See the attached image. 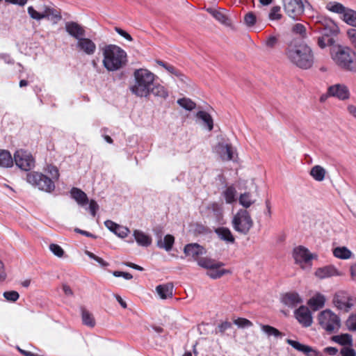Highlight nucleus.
<instances>
[{
  "instance_id": "nucleus-1",
  "label": "nucleus",
  "mask_w": 356,
  "mask_h": 356,
  "mask_svg": "<svg viewBox=\"0 0 356 356\" xmlns=\"http://www.w3.org/2000/svg\"><path fill=\"white\" fill-rule=\"evenodd\" d=\"M287 59L296 67L308 70L314 63V55L312 48L304 41L293 39L285 49Z\"/></svg>"
},
{
  "instance_id": "nucleus-2",
  "label": "nucleus",
  "mask_w": 356,
  "mask_h": 356,
  "mask_svg": "<svg viewBox=\"0 0 356 356\" xmlns=\"http://www.w3.org/2000/svg\"><path fill=\"white\" fill-rule=\"evenodd\" d=\"M103 65L109 72L120 70L127 65L126 51L115 44H107L103 49Z\"/></svg>"
},
{
  "instance_id": "nucleus-3",
  "label": "nucleus",
  "mask_w": 356,
  "mask_h": 356,
  "mask_svg": "<svg viewBox=\"0 0 356 356\" xmlns=\"http://www.w3.org/2000/svg\"><path fill=\"white\" fill-rule=\"evenodd\" d=\"M331 56L341 69L356 73V53L347 47L334 46L331 48Z\"/></svg>"
},
{
  "instance_id": "nucleus-4",
  "label": "nucleus",
  "mask_w": 356,
  "mask_h": 356,
  "mask_svg": "<svg viewBox=\"0 0 356 356\" xmlns=\"http://www.w3.org/2000/svg\"><path fill=\"white\" fill-rule=\"evenodd\" d=\"M134 76L135 84L131 86L130 90L138 97H147L154 81V74L146 69H139L134 72Z\"/></svg>"
},
{
  "instance_id": "nucleus-5",
  "label": "nucleus",
  "mask_w": 356,
  "mask_h": 356,
  "mask_svg": "<svg viewBox=\"0 0 356 356\" xmlns=\"http://www.w3.org/2000/svg\"><path fill=\"white\" fill-rule=\"evenodd\" d=\"M36 8L42 12L37 11L31 6L27 8L28 14L33 19L40 21L42 19H47L52 21L54 24H57L62 18L60 13L50 6L44 5L43 6H37Z\"/></svg>"
},
{
  "instance_id": "nucleus-6",
  "label": "nucleus",
  "mask_w": 356,
  "mask_h": 356,
  "mask_svg": "<svg viewBox=\"0 0 356 356\" xmlns=\"http://www.w3.org/2000/svg\"><path fill=\"white\" fill-rule=\"evenodd\" d=\"M232 224L236 232L246 235L253 227L254 222L249 211L246 209H241L234 216Z\"/></svg>"
},
{
  "instance_id": "nucleus-7",
  "label": "nucleus",
  "mask_w": 356,
  "mask_h": 356,
  "mask_svg": "<svg viewBox=\"0 0 356 356\" xmlns=\"http://www.w3.org/2000/svg\"><path fill=\"white\" fill-rule=\"evenodd\" d=\"M326 9L330 12L341 15V19L346 24L356 27V11L344 6L337 1H330L326 5Z\"/></svg>"
},
{
  "instance_id": "nucleus-8",
  "label": "nucleus",
  "mask_w": 356,
  "mask_h": 356,
  "mask_svg": "<svg viewBox=\"0 0 356 356\" xmlns=\"http://www.w3.org/2000/svg\"><path fill=\"white\" fill-rule=\"evenodd\" d=\"M318 320L319 325L328 333L337 331L341 326L339 317L330 309L320 312Z\"/></svg>"
},
{
  "instance_id": "nucleus-9",
  "label": "nucleus",
  "mask_w": 356,
  "mask_h": 356,
  "mask_svg": "<svg viewBox=\"0 0 356 356\" xmlns=\"http://www.w3.org/2000/svg\"><path fill=\"white\" fill-rule=\"evenodd\" d=\"M26 180L29 184L37 186L38 189L47 193H51L55 189V184L53 180L40 172H29L26 176Z\"/></svg>"
},
{
  "instance_id": "nucleus-10",
  "label": "nucleus",
  "mask_w": 356,
  "mask_h": 356,
  "mask_svg": "<svg viewBox=\"0 0 356 356\" xmlns=\"http://www.w3.org/2000/svg\"><path fill=\"white\" fill-rule=\"evenodd\" d=\"M70 196L76 203L83 207L89 203L88 209L92 216H96L97 211L99 210V205L95 200H88L86 193L79 188L73 187L70 190Z\"/></svg>"
},
{
  "instance_id": "nucleus-11",
  "label": "nucleus",
  "mask_w": 356,
  "mask_h": 356,
  "mask_svg": "<svg viewBox=\"0 0 356 356\" xmlns=\"http://www.w3.org/2000/svg\"><path fill=\"white\" fill-rule=\"evenodd\" d=\"M286 14L293 19H297L305 12V3L307 0H282Z\"/></svg>"
},
{
  "instance_id": "nucleus-12",
  "label": "nucleus",
  "mask_w": 356,
  "mask_h": 356,
  "mask_svg": "<svg viewBox=\"0 0 356 356\" xmlns=\"http://www.w3.org/2000/svg\"><path fill=\"white\" fill-rule=\"evenodd\" d=\"M338 32V28L335 24L331 27L325 26L322 31V35L318 38V45L321 48L327 46H334L335 37Z\"/></svg>"
},
{
  "instance_id": "nucleus-13",
  "label": "nucleus",
  "mask_w": 356,
  "mask_h": 356,
  "mask_svg": "<svg viewBox=\"0 0 356 356\" xmlns=\"http://www.w3.org/2000/svg\"><path fill=\"white\" fill-rule=\"evenodd\" d=\"M15 164L21 170L29 171L34 167V159L32 156L23 150H17L14 154Z\"/></svg>"
},
{
  "instance_id": "nucleus-14",
  "label": "nucleus",
  "mask_w": 356,
  "mask_h": 356,
  "mask_svg": "<svg viewBox=\"0 0 356 356\" xmlns=\"http://www.w3.org/2000/svg\"><path fill=\"white\" fill-rule=\"evenodd\" d=\"M294 315L297 321L303 327H309L313 322L312 316L308 307L302 305L294 312Z\"/></svg>"
},
{
  "instance_id": "nucleus-15",
  "label": "nucleus",
  "mask_w": 356,
  "mask_h": 356,
  "mask_svg": "<svg viewBox=\"0 0 356 356\" xmlns=\"http://www.w3.org/2000/svg\"><path fill=\"white\" fill-rule=\"evenodd\" d=\"M76 48L79 51L88 56L93 55L97 49L95 43L91 39L85 36L77 40Z\"/></svg>"
},
{
  "instance_id": "nucleus-16",
  "label": "nucleus",
  "mask_w": 356,
  "mask_h": 356,
  "mask_svg": "<svg viewBox=\"0 0 356 356\" xmlns=\"http://www.w3.org/2000/svg\"><path fill=\"white\" fill-rule=\"evenodd\" d=\"M293 257L296 263L300 265L308 264L314 258L308 249L301 245L293 249Z\"/></svg>"
},
{
  "instance_id": "nucleus-17",
  "label": "nucleus",
  "mask_w": 356,
  "mask_h": 356,
  "mask_svg": "<svg viewBox=\"0 0 356 356\" xmlns=\"http://www.w3.org/2000/svg\"><path fill=\"white\" fill-rule=\"evenodd\" d=\"M327 94L329 96L337 97L341 100L347 99L350 97L348 87L340 83L330 86L327 89Z\"/></svg>"
},
{
  "instance_id": "nucleus-18",
  "label": "nucleus",
  "mask_w": 356,
  "mask_h": 356,
  "mask_svg": "<svg viewBox=\"0 0 356 356\" xmlns=\"http://www.w3.org/2000/svg\"><path fill=\"white\" fill-rule=\"evenodd\" d=\"M65 29L71 37L76 39V40L86 36L84 27L77 22L73 21L67 22L65 25Z\"/></svg>"
},
{
  "instance_id": "nucleus-19",
  "label": "nucleus",
  "mask_w": 356,
  "mask_h": 356,
  "mask_svg": "<svg viewBox=\"0 0 356 356\" xmlns=\"http://www.w3.org/2000/svg\"><path fill=\"white\" fill-rule=\"evenodd\" d=\"M216 153L223 161H230L234 157V150L231 144L225 142H219L216 147Z\"/></svg>"
},
{
  "instance_id": "nucleus-20",
  "label": "nucleus",
  "mask_w": 356,
  "mask_h": 356,
  "mask_svg": "<svg viewBox=\"0 0 356 356\" xmlns=\"http://www.w3.org/2000/svg\"><path fill=\"white\" fill-rule=\"evenodd\" d=\"M351 298L346 296L343 293H337L333 299L334 305L341 310L348 312L353 307V303L350 302Z\"/></svg>"
},
{
  "instance_id": "nucleus-21",
  "label": "nucleus",
  "mask_w": 356,
  "mask_h": 356,
  "mask_svg": "<svg viewBox=\"0 0 356 356\" xmlns=\"http://www.w3.org/2000/svg\"><path fill=\"white\" fill-rule=\"evenodd\" d=\"M184 252L186 256L191 257L194 260L199 259L198 257L205 253L204 248L197 243H189L185 245Z\"/></svg>"
},
{
  "instance_id": "nucleus-22",
  "label": "nucleus",
  "mask_w": 356,
  "mask_h": 356,
  "mask_svg": "<svg viewBox=\"0 0 356 356\" xmlns=\"http://www.w3.org/2000/svg\"><path fill=\"white\" fill-rule=\"evenodd\" d=\"M315 275L322 280L332 276H339L341 273H339L338 270L334 266L328 265L318 268L315 272Z\"/></svg>"
},
{
  "instance_id": "nucleus-23",
  "label": "nucleus",
  "mask_w": 356,
  "mask_h": 356,
  "mask_svg": "<svg viewBox=\"0 0 356 356\" xmlns=\"http://www.w3.org/2000/svg\"><path fill=\"white\" fill-rule=\"evenodd\" d=\"M214 232L218 238L227 244H233L235 243V238L231 230L226 227H219L214 229Z\"/></svg>"
},
{
  "instance_id": "nucleus-24",
  "label": "nucleus",
  "mask_w": 356,
  "mask_h": 356,
  "mask_svg": "<svg viewBox=\"0 0 356 356\" xmlns=\"http://www.w3.org/2000/svg\"><path fill=\"white\" fill-rule=\"evenodd\" d=\"M104 225L111 232H113L120 238L126 237L129 232V230L127 227L121 226L111 220H106L104 222Z\"/></svg>"
},
{
  "instance_id": "nucleus-25",
  "label": "nucleus",
  "mask_w": 356,
  "mask_h": 356,
  "mask_svg": "<svg viewBox=\"0 0 356 356\" xmlns=\"http://www.w3.org/2000/svg\"><path fill=\"white\" fill-rule=\"evenodd\" d=\"M286 343L291 346H292L294 349L303 353L307 356H311V353H314L316 355H318L319 354V352L314 349L312 347L300 343L297 341L288 339H286Z\"/></svg>"
},
{
  "instance_id": "nucleus-26",
  "label": "nucleus",
  "mask_w": 356,
  "mask_h": 356,
  "mask_svg": "<svg viewBox=\"0 0 356 356\" xmlns=\"http://www.w3.org/2000/svg\"><path fill=\"white\" fill-rule=\"evenodd\" d=\"M282 302L289 307H295L302 302V299L298 293L291 292L286 293L282 296Z\"/></svg>"
},
{
  "instance_id": "nucleus-27",
  "label": "nucleus",
  "mask_w": 356,
  "mask_h": 356,
  "mask_svg": "<svg viewBox=\"0 0 356 356\" xmlns=\"http://www.w3.org/2000/svg\"><path fill=\"white\" fill-rule=\"evenodd\" d=\"M325 302V296L321 293H317L308 300L307 304L313 310L316 311L324 307Z\"/></svg>"
},
{
  "instance_id": "nucleus-28",
  "label": "nucleus",
  "mask_w": 356,
  "mask_h": 356,
  "mask_svg": "<svg viewBox=\"0 0 356 356\" xmlns=\"http://www.w3.org/2000/svg\"><path fill=\"white\" fill-rule=\"evenodd\" d=\"M134 236L139 245L147 247L152 243V238L140 230H135Z\"/></svg>"
},
{
  "instance_id": "nucleus-29",
  "label": "nucleus",
  "mask_w": 356,
  "mask_h": 356,
  "mask_svg": "<svg viewBox=\"0 0 356 356\" xmlns=\"http://www.w3.org/2000/svg\"><path fill=\"white\" fill-rule=\"evenodd\" d=\"M197 264L202 268L208 269V270L213 267H222L224 266L223 263L207 257L200 258L197 260Z\"/></svg>"
},
{
  "instance_id": "nucleus-30",
  "label": "nucleus",
  "mask_w": 356,
  "mask_h": 356,
  "mask_svg": "<svg viewBox=\"0 0 356 356\" xmlns=\"http://www.w3.org/2000/svg\"><path fill=\"white\" fill-rule=\"evenodd\" d=\"M13 159L8 150L0 149V167L10 168L13 166Z\"/></svg>"
},
{
  "instance_id": "nucleus-31",
  "label": "nucleus",
  "mask_w": 356,
  "mask_h": 356,
  "mask_svg": "<svg viewBox=\"0 0 356 356\" xmlns=\"http://www.w3.org/2000/svg\"><path fill=\"white\" fill-rule=\"evenodd\" d=\"M156 290L162 299H166L172 296L173 285L172 284H166L159 285Z\"/></svg>"
},
{
  "instance_id": "nucleus-32",
  "label": "nucleus",
  "mask_w": 356,
  "mask_h": 356,
  "mask_svg": "<svg viewBox=\"0 0 356 356\" xmlns=\"http://www.w3.org/2000/svg\"><path fill=\"white\" fill-rule=\"evenodd\" d=\"M81 311L83 323L88 327H94L95 325V320L93 316L84 307H81Z\"/></svg>"
},
{
  "instance_id": "nucleus-33",
  "label": "nucleus",
  "mask_w": 356,
  "mask_h": 356,
  "mask_svg": "<svg viewBox=\"0 0 356 356\" xmlns=\"http://www.w3.org/2000/svg\"><path fill=\"white\" fill-rule=\"evenodd\" d=\"M325 170L321 165H314L310 171L311 176L318 181H321L325 176Z\"/></svg>"
},
{
  "instance_id": "nucleus-34",
  "label": "nucleus",
  "mask_w": 356,
  "mask_h": 356,
  "mask_svg": "<svg viewBox=\"0 0 356 356\" xmlns=\"http://www.w3.org/2000/svg\"><path fill=\"white\" fill-rule=\"evenodd\" d=\"M175 238L173 236L168 234L165 236L163 241L161 239L157 241V245L160 248H164L166 251H170L173 245Z\"/></svg>"
},
{
  "instance_id": "nucleus-35",
  "label": "nucleus",
  "mask_w": 356,
  "mask_h": 356,
  "mask_svg": "<svg viewBox=\"0 0 356 356\" xmlns=\"http://www.w3.org/2000/svg\"><path fill=\"white\" fill-rule=\"evenodd\" d=\"M333 254L337 258L348 259L351 257L352 252L346 247H337L333 250Z\"/></svg>"
},
{
  "instance_id": "nucleus-36",
  "label": "nucleus",
  "mask_w": 356,
  "mask_h": 356,
  "mask_svg": "<svg viewBox=\"0 0 356 356\" xmlns=\"http://www.w3.org/2000/svg\"><path fill=\"white\" fill-rule=\"evenodd\" d=\"M261 329L268 337L273 336L276 338L282 337L283 334L277 328L268 325L260 324Z\"/></svg>"
},
{
  "instance_id": "nucleus-37",
  "label": "nucleus",
  "mask_w": 356,
  "mask_h": 356,
  "mask_svg": "<svg viewBox=\"0 0 356 356\" xmlns=\"http://www.w3.org/2000/svg\"><path fill=\"white\" fill-rule=\"evenodd\" d=\"M197 118L201 119L207 125L208 129L211 131L213 128V122L210 114L206 111H200L197 113Z\"/></svg>"
},
{
  "instance_id": "nucleus-38",
  "label": "nucleus",
  "mask_w": 356,
  "mask_h": 356,
  "mask_svg": "<svg viewBox=\"0 0 356 356\" xmlns=\"http://www.w3.org/2000/svg\"><path fill=\"white\" fill-rule=\"evenodd\" d=\"M150 93L153 94L154 96L160 97L164 99L168 96V93L165 88L160 84H155L154 82H153V84L151 87Z\"/></svg>"
},
{
  "instance_id": "nucleus-39",
  "label": "nucleus",
  "mask_w": 356,
  "mask_h": 356,
  "mask_svg": "<svg viewBox=\"0 0 356 356\" xmlns=\"http://www.w3.org/2000/svg\"><path fill=\"white\" fill-rule=\"evenodd\" d=\"M229 273L228 270L221 268V267H213L207 271V275L212 279H218Z\"/></svg>"
},
{
  "instance_id": "nucleus-40",
  "label": "nucleus",
  "mask_w": 356,
  "mask_h": 356,
  "mask_svg": "<svg viewBox=\"0 0 356 356\" xmlns=\"http://www.w3.org/2000/svg\"><path fill=\"white\" fill-rule=\"evenodd\" d=\"M207 12H209L216 20L220 23L223 24H229V19L227 16L222 12L213 10L212 8H208Z\"/></svg>"
},
{
  "instance_id": "nucleus-41",
  "label": "nucleus",
  "mask_w": 356,
  "mask_h": 356,
  "mask_svg": "<svg viewBox=\"0 0 356 356\" xmlns=\"http://www.w3.org/2000/svg\"><path fill=\"white\" fill-rule=\"evenodd\" d=\"M332 341L340 345H348L352 343V337L348 334H343L341 335H335L332 338Z\"/></svg>"
},
{
  "instance_id": "nucleus-42",
  "label": "nucleus",
  "mask_w": 356,
  "mask_h": 356,
  "mask_svg": "<svg viewBox=\"0 0 356 356\" xmlns=\"http://www.w3.org/2000/svg\"><path fill=\"white\" fill-rule=\"evenodd\" d=\"M177 104L186 111H192L195 108V103L188 98H181L177 100Z\"/></svg>"
},
{
  "instance_id": "nucleus-43",
  "label": "nucleus",
  "mask_w": 356,
  "mask_h": 356,
  "mask_svg": "<svg viewBox=\"0 0 356 356\" xmlns=\"http://www.w3.org/2000/svg\"><path fill=\"white\" fill-rule=\"evenodd\" d=\"M238 202L240 204H241L244 208L247 209L249 208L252 204H254V200L251 199L249 193H244L240 195Z\"/></svg>"
},
{
  "instance_id": "nucleus-44",
  "label": "nucleus",
  "mask_w": 356,
  "mask_h": 356,
  "mask_svg": "<svg viewBox=\"0 0 356 356\" xmlns=\"http://www.w3.org/2000/svg\"><path fill=\"white\" fill-rule=\"evenodd\" d=\"M223 193L227 203L231 204L235 200L236 190L234 187L227 188Z\"/></svg>"
},
{
  "instance_id": "nucleus-45",
  "label": "nucleus",
  "mask_w": 356,
  "mask_h": 356,
  "mask_svg": "<svg viewBox=\"0 0 356 356\" xmlns=\"http://www.w3.org/2000/svg\"><path fill=\"white\" fill-rule=\"evenodd\" d=\"M292 32L300 35L302 38H305L307 37L306 27L302 24L297 23L294 24L292 28Z\"/></svg>"
},
{
  "instance_id": "nucleus-46",
  "label": "nucleus",
  "mask_w": 356,
  "mask_h": 356,
  "mask_svg": "<svg viewBox=\"0 0 356 356\" xmlns=\"http://www.w3.org/2000/svg\"><path fill=\"white\" fill-rule=\"evenodd\" d=\"M281 8L279 6L272 7L268 15V18L270 20H279L282 18L280 13Z\"/></svg>"
},
{
  "instance_id": "nucleus-47",
  "label": "nucleus",
  "mask_w": 356,
  "mask_h": 356,
  "mask_svg": "<svg viewBox=\"0 0 356 356\" xmlns=\"http://www.w3.org/2000/svg\"><path fill=\"white\" fill-rule=\"evenodd\" d=\"M49 250L55 256L58 257H62L64 254L63 249L58 244H50Z\"/></svg>"
},
{
  "instance_id": "nucleus-48",
  "label": "nucleus",
  "mask_w": 356,
  "mask_h": 356,
  "mask_svg": "<svg viewBox=\"0 0 356 356\" xmlns=\"http://www.w3.org/2000/svg\"><path fill=\"white\" fill-rule=\"evenodd\" d=\"M278 37L275 35H270L266 38L265 41V45L269 49H273L278 44Z\"/></svg>"
},
{
  "instance_id": "nucleus-49",
  "label": "nucleus",
  "mask_w": 356,
  "mask_h": 356,
  "mask_svg": "<svg viewBox=\"0 0 356 356\" xmlns=\"http://www.w3.org/2000/svg\"><path fill=\"white\" fill-rule=\"evenodd\" d=\"M257 21L256 15L252 13H248L244 17V22L248 26H252Z\"/></svg>"
},
{
  "instance_id": "nucleus-50",
  "label": "nucleus",
  "mask_w": 356,
  "mask_h": 356,
  "mask_svg": "<svg viewBox=\"0 0 356 356\" xmlns=\"http://www.w3.org/2000/svg\"><path fill=\"white\" fill-rule=\"evenodd\" d=\"M234 323L238 327L242 328L251 327L252 325V323L250 321L244 318H238L234 321Z\"/></svg>"
},
{
  "instance_id": "nucleus-51",
  "label": "nucleus",
  "mask_w": 356,
  "mask_h": 356,
  "mask_svg": "<svg viewBox=\"0 0 356 356\" xmlns=\"http://www.w3.org/2000/svg\"><path fill=\"white\" fill-rule=\"evenodd\" d=\"M3 297L8 301L15 302L18 300L19 295L15 291H9L3 293Z\"/></svg>"
},
{
  "instance_id": "nucleus-52",
  "label": "nucleus",
  "mask_w": 356,
  "mask_h": 356,
  "mask_svg": "<svg viewBox=\"0 0 356 356\" xmlns=\"http://www.w3.org/2000/svg\"><path fill=\"white\" fill-rule=\"evenodd\" d=\"M346 325L349 330H356V314L350 315L346 321Z\"/></svg>"
},
{
  "instance_id": "nucleus-53",
  "label": "nucleus",
  "mask_w": 356,
  "mask_h": 356,
  "mask_svg": "<svg viewBox=\"0 0 356 356\" xmlns=\"http://www.w3.org/2000/svg\"><path fill=\"white\" fill-rule=\"evenodd\" d=\"M47 170L48 173L51 176L52 179H58L59 172H58V169L57 168V167L52 165H49L47 166Z\"/></svg>"
},
{
  "instance_id": "nucleus-54",
  "label": "nucleus",
  "mask_w": 356,
  "mask_h": 356,
  "mask_svg": "<svg viewBox=\"0 0 356 356\" xmlns=\"http://www.w3.org/2000/svg\"><path fill=\"white\" fill-rule=\"evenodd\" d=\"M115 31L120 35H121L122 37L125 38L127 40H128L129 42L133 41V38L131 37V35L129 33H128L127 31H125L124 30L122 29L121 28L115 26Z\"/></svg>"
},
{
  "instance_id": "nucleus-55",
  "label": "nucleus",
  "mask_w": 356,
  "mask_h": 356,
  "mask_svg": "<svg viewBox=\"0 0 356 356\" xmlns=\"http://www.w3.org/2000/svg\"><path fill=\"white\" fill-rule=\"evenodd\" d=\"M340 354L341 356H356V352L353 348L344 347L341 349Z\"/></svg>"
},
{
  "instance_id": "nucleus-56",
  "label": "nucleus",
  "mask_w": 356,
  "mask_h": 356,
  "mask_svg": "<svg viewBox=\"0 0 356 356\" xmlns=\"http://www.w3.org/2000/svg\"><path fill=\"white\" fill-rule=\"evenodd\" d=\"M347 34L352 44L356 49V29H350L348 31Z\"/></svg>"
},
{
  "instance_id": "nucleus-57",
  "label": "nucleus",
  "mask_w": 356,
  "mask_h": 356,
  "mask_svg": "<svg viewBox=\"0 0 356 356\" xmlns=\"http://www.w3.org/2000/svg\"><path fill=\"white\" fill-rule=\"evenodd\" d=\"M112 274L113 275V276L115 277H124L125 280H131L133 278V276L131 273H127V272H122V271H118V270H115V271H113L112 273Z\"/></svg>"
},
{
  "instance_id": "nucleus-58",
  "label": "nucleus",
  "mask_w": 356,
  "mask_h": 356,
  "mask_svg": "<svg viewBox=\"0 0 356 356\" xmlns=\"http://www.w3.org/2000/svg\"><path fill=\"white\" fill-rule=\"evenodd\" d=\"M231 327H232V323L230 322L225 321L218 326V332H220L221 334H224L225 332L227 330L231 328Z\"/></svg>"
},
{
  "instance_id": "nucleus-59",
  "label": "nucleus",
  "mask_w": 356,
  "mask_h": 356,
  "mask_svg": "<svg viewBox=\"0 0 356 356\" xmlns=\"http://www.w3.org/2000/svg\"><path fill=\"white\" fill-rule=\"evenodd\" d=\"M74 232L76 233H78V234H80L81 235H83V236H86L87 237H89V238H97V236H95V234L90 233V232H88L87 231H85V230H82L79 228H75L74 229Z\"/></svg>"
},
{
  "instance_id": "nucleus-60",
  "label": "nucleus",
  "mask_w": 356,
  "mask_h": 356,
  "mask_svg": "<svg viewBox=\"0 0 356 356\" xmlns=\"http://www.w3.org/2000/svg\"><path fill=\"white\" fill-rule=\"evenodd\" d=\"M0 59L3 60L7 64H14L15 61L9 54H0Z\"/></svg>"
},
{
  "instance_id": "nucleus-61",
  "label": "nucleus",
  "mask_w": 356,
  "mask_h": 356,
  "mask_svg": "<svg viewBox=\"0 0 356 356\" xmlns=\"http://www.w3.org/2000/svg\"><path fill=\"white\" fill-rule=\"evenodd\" d=\"M324 353L330 355H336L338 353V349L335 347H331V346H329V347H326L324 348L323 350Z\"/></svg>"
},
{
  "instance_id": "nucleus-62",
  "label": "nucleus",
  "mask_w": 356,
  "mask_h": 356,
  "mask_svg": "<svg viewBox=\"0 0 356 356\" xmlns=\"http://www.w3.org/2000/svg\"><path fill=\"white\" fill-rule=\"evenodd\" d=\"M17 348L18 351L24 356H43V355H41L39 354L33 353L28 350H23V349L20 348L19 346H17Z\"/></svg>"
},
{
  "instance_id": "nucleus-63",
  "label": "nucleus",
  "mask_w": 356,
  "mask_h": 356,
  "mask_svg": "<svg viewBox=\"0 0 356 356\" xmlns=\"http://www.w3.org/2000/svg\"><path fill=\"white\" fill-rule=\"evenodd\" d=\"M165 69L170 73L175 74L176 76L180 75V72L172 65L168 64Z\"/></svg>"
},
{
  "instance_id": "nucleus-64",
  "label": "nucleus",
  "mask_w": 356,
  "mask_h": 356,
  "mask_svg": "<svg viewBox=\"0 0 356 356\" xmlns=\"http://www.w3.org/2000/svg\"><path fill=\"white\" fill-rule=\"evenodd\" d=\"M348 113L356 119V106L348 105L347 107Z\"/></svg>"
}]
</instances>
